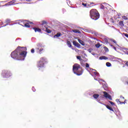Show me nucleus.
I'll list each match as a JSON object with an SVG mask.
<instances>
[{"label":"nucleus","mask_w":128,"mask_h":128,"mask_svg":"<svg viewBox=\"0 0 128 128\" xmlns=\"http://www.w3.org/2000/svg\"><path fill=\"white\" fill-rule=\"evenodd\" d=\"M32 54H34V48H32L30 50Z\"/></svg>","instance_id":"7c9ffc66"},{"label":"nucleus","mask_w":128,"mask_h":128,"mask_svg":"<svg viewBox=\"0 0 128 128\" xmlns=\"http://www.w3.org/2000/svg\"><path fill=\"white\" fill-rule=\"evenodd\" d=\"M61 36H62V33L58 32L56 35H54V38H56H56H58Z\"/></svg>","instance_id":"6ab92c4d"},{"label":"nucleus","mask_w":128,"mask_h":128,"mask_svg":"<svg viewBox=\"0 0 128 128\" xmlns=\"http://www.w3.org/2000/svg\"><path fill=\"white\" fill-rule=\"evenodd\" d=\"M32 90H33V92H34L36 90V89H34V87L32 88Z\"/></svg>","instance_id":"e433bc0d"},{"label":"nucleus","mask_w":128,"mask_h":128,"mask_svg":"<svg viewBox=\"0 0 128 128\" xmlns=\"http://www.w3.org/2000/svg\"><path fill=\"white\" fill-rule=\"evenodd\" d=\"M26 2H32V0H26Z\"/></svg>","instance_id":"ea45409f"},{"label":"nucleus","mask_w":128,"mask_h":128,"mask_svg":"<svg viewBox=\"0 0 128 128\" xmlns=\"http://www.w3.org/2000/svg\"><path fill=\"white\" fill-rule=\"evenodd\" d=\"M9 4H10V3H8Z\"/></svg>","instance_id":"37998d69"},{"label":"nucleus","mask_w":128,"mask_h":128,"mask_svg":"<svg viewBox=\"0 0 128 128\" xmlns=\"http://www.w3.org/2000/svg\"><path fill=\"white\" fill-rule=\"evenodd\" d=\"M120 99H116V102L118 104H126V100H124V97L122 96H120ZM122 100H124V102H122Z\"/></svg>","instance_id":"0eeeda50"},{"label":"nucleus","mask_w":128,"mask_h":128,"mask_svg":"<svg viewBox=\"0 0 128 128\" xmlns=\"http://www.w3.org/2000/svg\"><path fill=\"white\" fill-rule=\"evenodd\" d=\"M92 4H94V2H90L88 4V6H89V8H91V6H92Z\"/></svg>","instance_id":"412c9836"},{"label":"nucleus","mask_w":128,"mask_h":128,"mask_svg":"<svg viewBox=\"0 0 128 128\" xmlns=\"http://www.w3.org/2000/svg\"><path fill=\"white\" fill-rule=\"evenodd\" d=\"M30 24H34V23L32 22H29L28 23L25 24L24 26L26 28H30Z\"/></svg>","instance_id":"1a4fd4ad"},{"label":"nucleus","mask_w":128,"mask_h":128,"mask_svg":"<svg viewBox=\"0 0 128 128\" xmlns=\"http://www.w3.org/2000/svg\"><path fill=\"white\" fill-rule=\"evenodd\" d=\"M100 8H101L102 10H104V5H101Z\"/></svg>","instance_id":"72a5a7b5"},{"label":"nucleus","mask_w":128,"mask_h":128,"mask_svg":"<svg viewBox=\"0 0 128 128\" xmlns=\"http://www.w3.org/2000/svg\"><path fill=\"white\" fill-rule=\"evenodd\" d=\"M86 68H90V64H88V63H86Z\"/></svg>","instance_id":"473e14b6"},{"label":"nucleus","mask_w":128,"mask_h":128,"mask_svg":"<svg viewBox=\"0 0 128 128\" xmlns=\"http://www.w3.org/2000/svg\"><path fill=\"white\" fill-rule=\"evenodd\" d=\"M106 66H108V67L112 66V64H110L109 62H107L106 63Z\"/></svg>","instance_id":"b1692460"},{"label":"nucleus","mask_w":128,"mask_h":128,"mask_svg":"<svg viewBox=\"0 0 128 128\" xmlns=\"http://www.w3.org/2000/svg\"><path fill=\"white\" fill-rule=\"evenodd\" d=\"M73 44H74V46H80V44H78L76 41H73Z\"/></svg>","instance_id":"4be33fe9"},{"label":"nucleus","mask_w":128,"mask_h":128,"mask_svg":"<svg viewBox=\"0 0 128 128\" xmlns=\"http://www.w3.org/2000/svg\"><path fill=\"white\" fill-rule=\"evenodd\" d=\"M88 52H92V49H89L88 50Z\"/></svg>","instance_id":"f704fd0d"},{"label":"nucleus","mask_w":128,"mask_h":128,"mask_svg":"<svg viewBox=\"0 0 128 128\" xmlns=\"http://www.w3.org/2000/svg\"><path fill=\"white\" fill-rule=\"evenodd\" d=\"M95 46H96V48H100V43L97 44L95 45Z\"/></svg>","instance_id":"a878e982"},{"label":"nucleus","mask_w":128,"mask_h":128,"mask_svg":"<svg viewBox=\"0 0 128 128\" xmlns=\"http://www.w3.org/2000/svg\"><path fill=\"white\" fill-rule=\"evenodd\" d=\"M78 42H80V44H82V46H84V41L80 39H78Z\"/></svg>","instance_id":"dca6fc26"},{"label":"nucleus","mask_w":128,"mask_h":128,"mask_svg":"<svg viewBox=\"0 0 128 128\" xmlns=\"http://www.w3.org/2000/svg\"><path fill=\"white\" fill-rule=\"evenodd\" d=\"M108 102H110V104H112V106H116V104H114V102L112 101H108Z\"/></svg>","instance_id":"bb28decb"},{"label":"nucleus","mask_w":128,"mask_h":128,"mask_svg":"<svg viewBox=\"0 0 128 128\" xmlns=\"http://www.w3.org/2000/svg\"><path fill=\"white\" fill-rule=\"evenodd\" d=\"M47 28L48 25H41V30H44V32Z\"/></svg>","instance_id":"9d476101"},{"label":"nucleus","mask_w":128,"mask_h":128,"mask_svg":"<svg viewBox=\"0 0 128 128\" xmlns=\"http://www.w3.org/2000/svg\"><path fill=\"white\" fill-rule=\"evenodd\" d=\"M123 34H124V36H126V38H128V34L124 33Z\"/></svg>","instance_id":"c756f323"},{"label":"nucleus","mask_w":128,"mask_h":128,"mask_svg":"<svg viewBox=\"0 0 128 128\" xmlns=\"http://www.w3.org/2000/svg\"><path fill=\"white\" fill-rule=\"evenodd\" d=\"M124 64H126V66H128V61L126 62H124Z\"/></svg>","instance_id":"c9c22d12"},{"label":"nucleus","mask_w":128,"mask_h":128,"mask_svg":"<svg viewBox=\"0 0 128 128\" xmlns=\"http://www.w3.org/2000/svg\"><path fill=\"white\" fill-rule=\"evenodd\" d=\"M72 32H74L75 34H82V32L78 30H72Z\"/></svg>","instance_id":"ddd939ff"},{"label":"nucleus","mask_w":128,"mask_h":128,"mask_svg":"<svg viewBox=\"0 0 128 128\" xmlns=\"http://www.w3.org/2000/svg\"><path fill=\"white\" fill-rule=\"evenodd\" d=\"M104 48L106 49V50H107L108 52V48L106 47H104Z\"/></svg>","instance_id":"58836bf2"},{"label":"nucleus","mask_w":128,"mask_h":128,"mask_svg":"<svg viewBox=\"0 0 128 128\" xmlns=\"http://www.w3.org/2000/svg\"><path fill=\"white\" fill-rule=\"evenodd\" d=\"M6 6H8V4H6Z\"/></svg>","instance_id":"c03bdc74"},{"label":"nucleus","mask_w":128,"mask_h":128,"mask_svg":"<svg viewBox=\"0 0 128 128\" xmlns=\"http://www.w3.org/2000/svg\"><path fill=\"white\" fill-rule=\"evenodd\" d=\"M42 44L40 43H38L36 48V49L37 50L38 52L40 54H42V52H44V48H42Z\"/></svg>","instance_id":"39448f33"},{"label":"nucleus","mask_w":128,"mask_h":128,"mask_svg":"<svg viewBox=\"0 0 128 128\" xmlns=\"http://www.w3.org/2000/svg\"><path fill=\"white\" fill-rule=\"evenodd\" d=\"M110 22H112L113 24H114V18H110Z\"/></svg>","instance_id":"2f4dec72"},{"label":"nucleus","mask_w":128,"mask_h":128,"mask_svg":"<svg viewBox=\"0 0 128 128\" xmlns=\"http://www.w3.org/2000/svg\"><path fill=\"white\" fill-rule=\"evenodd\" d=\"M26 47H22L18 46L15 50L13 51L11 54L10 56L12 58H15L18 60H24L26 56Z\"/></svg>","instance_id":"f257e3e1"},{"label":"nucleus","mask_w":128,"mask_h":128,"mask_svg":"<svg viewBox=\"0 0 128 128\" xmlns=\"http://www.w3.org/2000/svg\"><path fill=\"white\" fill-rule=\"evenodd\" d=\"M119 26H124V21H120Z\"/></svg>","instance_id":"a211bd4d"},{"label":"nucleus","mask_w":128,"mask_h":128,"mask_svg":"<svg viewBox=\"0 0 128 128\" xmlns=\"http://www.w3.org/2000/svg\"><path fill=\"white\" fill-rule=\"evenodd\" d=\"M48 25V22L46 20H43L42 22L41 26H46Z\"/></svg>","instance_id":"2eb2a0df"},{"label":"nucleus","mask_w":128,"mask_h":128,"mask_svg":"<svg viewBox=\"0 0 128 128\" xmlns=\"http://www.w3.org/2000/svg\"><path fill=\"white\" fill-rule=\"evenodd\" d=\"M33 30H34L35 32H42V29L40 28H33Z\"/></svg>","instance_id":"9b49d317"},{"label":"nucleus","mask_w":128,"mask_h":128,"mask_svg":"<svg viewBox=\"0 0 128 128\" xmlns=\"http://www.w3.org/2000/svg\"><path fill=\"white\" fill-rule=\"evenodd\" d=\"M88 4H84V3L82 4V5L84 6H88Z\"/></svg>","instance_id":"c85d7f7f"},{"label":"nucleus","mask_w":128,"mask_h":128,"mask_svg":"<svg viewBox=\"0 0 128 128\" xmlns=\"http://www.w3.org/2000/svg\"><path fill=\"white\" fill-rule=\"evenodd\" d=\"M2 76L3 78H10V76H12V73H10V72L9 70H4L2 74Z\"/></svg>","instance_id":"423d86ee"},{"label":"nucleus","mask_w":128,"mask_h":128,"mask_svg":"<svg viewBox=\"0 0 128 128\" xmlns=\"http://www.w3.org/2000/svg\"><path fill=\"white\" fill-rule=\"evenodd\" d=\"M44 32H46L48 34H50V32H52V30H50V29L48 28Z\"/></svg>","instance_id":"5701e85b"},{"label":"nucleus","mask_w":128,"mask_h":128,"mask_svg":"<svg viewBox=\"0 0 128 128\" xmlns=\"http://www.w3.org/2000/svg\"><path fill=\"white\" fill-rule=\"evenodd\" d=\"M90 16L92 20H97L100 18V13L96 9H92L90 12Z\"/></svg>","instance_id":"7ed1b4c3"},{"label":"nucleus","mask_w":128,"mask_h":128,"mask_svg":"<svg viewBox=\"0 0 128 128\" xmlns=\"http://www.w3.org/2000/svg\"><path fill=\"white\" fill-rule=\"evenodd\" d=\"M114 50H116V47H114Z\"/></svg>","instance_id":"a19ab883"},{"label":"nucleus","mask_w":128,"mask_h":128,"mask_svg":"<svg viewBox=\"0 0 128 128\" xmlns=\"http://www.w3.org/2000/svg\"><path fill=\"white\" fill-rule=\"evenodd\" d=\"M46 62V58L42 57L40 58V60L37 62V67L40 68L44 66V64Z\"/></svg>","instance_id":"20e7f679"},{"label":"nucleus","mask_w":128,"mask_h":128,"mask_svg":"<svg viewBox=\"0 0 128 128\" xmlns=\"http://www.w3.org/2000/svg\"><path fill=\"white\" fill-rule=\"evenodd\" d=\"M104 104V106H106V108L108 110H111L112 112H114V109H112V107L108 106V105L105 104Z\"/></svg>","instance_id":"f8f14e48"},{"label":"nucleus","mask_w":128,"mask_h":128,"mask_svg":"<svg viewBox=\"0 0 128 128\" xmlns=\"http://www.w3.org/2000/svg\"><path fill=\"white\" fill-rule=\"evenodd\" d=\"M112 42L114 44H116V40H113Z\"/></svg>","instance_id":"4c0bfd02"},{"label":"nucleus","mask_w":128,"mask_h":128,"mask_svg":"<svg viewBox=\"0 0 128 128\" xmlns=\"http://www.w3.org/2000/svg\"><path fill=\"white\" fill-rule=\"evenodd\" d=\"M99 60H108V58L106 56H102L99 58Z\"/></svg>","instance_id":"4468645a"},{"label":"nucleus","mask_w":128,"mask_h":128,"mask_svg":"<svg viewBox=\"0 0 128 128\" xmlns=\"http://www.w3.org/2000/svg\"><path fill=\"white\" fill-rule=\"evenodd\" d=\"M67 46H68L69 48H72V43H70V42L68 40H67Z\"/></svg>","instance_id":"aec40b11"},{"label":"nucleus","mask_w":128,"mask_h":128,"mask_svg":"<svg viewBox=\"0 0 128 128\" xmlns=\"http://www.w3.org/2000/svg\"><path fill=\"white\" fill-rule=\"evenodd\" d=\"M122 20H128V17L126 16H122Z\"/></svg>","instance_id":"393cba45"},{"label":"nucleus","mask_w":128,"mask_h":128,"mask_svg":"<svg viewBox=\"0 0 128 128\" xmlns=\"http://www.w3.org/2000/svg\"><path fill=\"white\" fill-rule=\"evenodd\" d=\"M103 94H104V98H108L110 100H112V96L106 92H104Z\"/></svg>","instance_id":"6e6552de"},{"label":"nucleus","mask_w":128,"mask_h":128,"mask_svg":"<svg viewBox=\"0 0 128 128\" xmlns=\"http://www.w3.org/2000/svg\"><path fill=\"white\" fill-rule=\"evenodd\" d=\"M76 58L77 60H82V57L80 56H77Z\"/></svg>","instance_id":"cd10ccee"},{"label":"nucleus","mask_w":128,"mask_h":128,"mask_svg":"<svg viewBox=\"0 0 128 128\" xmlns=\"http://www.w3.org/2000/svg\"><path fill=\"white\" fill-rule=\"evenodd\" d=\"M110 46H112V44H110Z\"/></svg>","instance_id":"79ce46f5"},{"label":"nucleus","mask_w":128,"mask_h":128,"mask_svg":"<svg viewBox=\"0 0 128 128\" xmlns=\"http://www.w3.org/2000/svg\"><path fill=\"white\" fill-rule=\"evenodd\" d=\"M73 72L77 76H82L84 72V70L80 67V65L76 64L73 66L72 68Z\"/></svg>","instance_id":"f03ea898"},{"label":"nucleus","mask_w":128,"mask_h":128,"mask_svg":"<svg viewBox=\"0 0 128 128\" xmlns=\"http://www.w3.org/2000/svg\"><path fill=\"white\" fill-rule=\"evenodd\" d=\"M98 96H100V95L98 94H94L93 95V98H94L96 100L98 98Z\"/></svg>","instance_id":"f3484780"}]
</instances>
